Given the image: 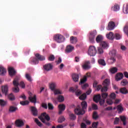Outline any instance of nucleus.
Segmentation results:
<instances>
[{
	"instance_id": "obj_1",
	"label": "nucleus",
	"mask_w": 128,
	"mask_h": 128,
	"mask_svg": "<svg viewBox=\"0 0 128 128\" xmlns=\"http://www.w3.org/2000/svg\"><path fill=\"white\" fill-rule=\"evenodd\" d=\"M81 106L82 108H80V106H78V108L74 110V112L76 114H78V116H82V114H84V112H86L84 110H86L88 108V103H86V102H82Z\"/></svg>"
},
{
	"instance_id": "obj_2",
	"label": "nucleus",
	"mask_w": 128,
	"mask_h": 128,
	"mask_svg": "<svg viewBox=\"0 0 128 128\" xmlns=\"http://www.w3.org/2000/svg\"><path fill=\"white\" fill-rule=\"evenodd\" d=\"M36 58H31L30 63L31 64H38V60L42 62L46 60V58L44 56L40 55V54H36L35 55Z\"/></svg>"
},
{
	"instance_id": "obj_3",
	"label": "nucleus",
	"mask_w": 128,
	"mask_h": 128,
	"mask_svg": "<svg viewBox=\"0 0 128 128\" xmlns=\"http://www.w3.org/2000/svg\"><path fill=\"white\" fill-rule=\"evenodd\" d=\"M110 84V79L106 78L103 82L104 87L101 89L102 92H108V88Z\"/></svg>"
},
{
	"instance_id": "obj_4",
	"label": "nucleus",
	"mask_w": 128,
	"mask_h": 128,
	"mask_svg": "<svg viewBox=\"0 0 128 128\" xmlns=\"http://www.w3.org/2000/svg\"><path fill=\"white\" fill-rule=\"evenodd\" d=\"M54 40L56 42H58V44H60V42H64V38L60 34H56L54 36Z\"/></svg>"
},
{
	"instance_id": "obj_5",
	"label": "nucleus",
	"mask_w": 128,
	"mask_h": 128,
	"mask_svg": "<svg viewBox=\"0 0 128 128\" xmlns=\"http://www.w3.org/2000/svg\"><path fill=\"white\" fill-rule=\"evenodd\" d=\"M88 54H89L90 56H94L96 54V46H91L89 47Z\"/></svg>"
},
{
	"instance_id": "obj_6",
	"label": "nucleus",
	"mask_w": 128,
	"mask_h": 128,
	"mask_svg": "<svg viewBox=\"0 0 128 128\" xmlns=\"http://www.w3.org/2000/svg\"><path fill=\"white\" fill-rule=\"evenodd\" d=\"M96 30H94L90 32L89 36V42L91 43L94 42V38H96Z\"/></svg>"
},
{
	"instance_id": "obj_7",
	"label": "nucleus",
	"mask_w": 128,
	"mask_h": 128,
	"mask_svg": "<svg viewBox=\"0 0 128 128\" xmlns=\"http://www.w3.org/2000/svg\"><path fill=\"white\" fill-rule=\"evenodd\" d=\"M28 94L30 96L28 97V100L31 102H33L34 104H36V96L34 95L32 97V94L30 92H28Z\"/></svg>"
},
{
	"instance_id": "obj_8",
	"label": "nucleus",
	"mask_w": 128,
	"mask_h": 128,
	"mask_svg": "<svg viewBox=\"0 0 128 128\" xmlns=\"http://www.w3.org/2000/svg\"><path fill=\"white\" fill-rule=\"evenodd\" d=\"M78 86H76V88H70V92H75L76 95L77 96H80L82 94V91L80 90H78Z\"/></svg>"
},
{
	"instance_id": "obj_9",
	"label": "nucleus",
	"mask_w": 128,
	"mask_h": 128,
	"mask_svg": "<svg viewBox=\"0 0 128 128\" xmlns=\"http://www.w3.org/2000/svg\"><path fill=\"white\" fill-rule=\"evenodd\" d=\"M44 68L46 72H50L52 70V65L50 63L46 64L44 66Z\"/></svg>"
},
{
	"instance_id": "obj_10",
	"label": "nucleus",
	"mask_w": 128,
	"mask_h": 128,
	"mask_svg": "<svg viewBox=\"0 0 128 128\" xmlns=\"http://www.w3.org/2000/svg\"><path fill=\"white\" fill-rule=\"evenodd\" d=\"M2 94H4L6 96H8V85L2 86Z\"/></svg>"
},
{
	"instance_id": "obj_11",
	"label": "nucleus",
	"mask_w": 128,
	"mask_h": 128,
	"mask_svg": "<svg viewBox=\"0 0 128 128\" xmlns=\"http://www.w3.org/2000/svg\"><path fill=\"white\" fill-rule=\"evenodd\" d=\"M16 126H18V128H22V126H24V123L22 121V120H18L15 122Z\"/></svg>"
},
{
	"instance_id": "obj_12",
	"label": "nucleus",
	"mask_w": 128,
	"mask_h": 128,
	"mask_svg": "<svg viewBox=\"0 0 128 128\" xmlns=\"http://www.w3.org/2000/svg\"><path fill=\"white\" fill-rule=\"evenodd\" d=\"M58 108H59V114H62V112L66 110V105L64 104H60L58 105Z\"/></svg>"
},
{
	"instance_id": "obj_13",
	"label": "nucleus",
	"mask_w": 128,
	"mask_h": 128,
	"mask_svg": "<svg viewBox=\"0 0 128 128\" xmlns=\"http://www.w3.org/2000/svg\"><path fill=\"white\" fill-rule=\"evenodd\" d=\"M116 26V24H114V22H110L108 23V30H112L114 28V26Z\"/></svg>"
},
{
	"instance_id": "obj_14",
	"label": "nucleus",
	"mask_w": 128,
	"mask_h": 128,
	"mask_svg": "<svg viewBox=\"0 0 128 128\" xmlns=\"http://www.w3.org/2000/svg\"><path fill=\"white\" fill-rule=\"evenodd\" d=\"M82 68H84V70H90V61L86 62L82 66Z\"/></svg>"
},
{
	"instance_id": "obj_15",
	"label": "nucleus",
	"mask_w": 128,
	"mask_h": 128,
	"mask_svg": "<svg viewBox=\"0 0 128 128\" xmlns=\"http://www.w3.org/2000/svg\"><path fill=\"white\" fill-rule=\"evenodd\" d=\"M31 112L34 116H38V110L34 106H31Z\"/></svg>"
},
{
	"instance_id": "obj_16",
	"label": "nucleus",
	"mask_w": 128,
	"mask_h": 128,
	"mask_svg": "<svg viewBox=\"0 0 128 128\" xmlns=\"http://www.w3.org/2000/svg\"><path fill=\"white\" fill-rule=\"evenodd\" d=\"M8 72L10 76H14L16 74V70H14V69L12 67L8 68Z\"/></svg>"
},
{
	"instance_id": "obj_17",
	"label": "nucleus",
	"mask_w": 128,
	"mask_h": 128,
	"mask_svg": "<svg viewBox=\"0 0 128 128\" xmlns=\"http://www.w3.org/2000/svg\"><path fill=\"white\" fill-rule=\"evenodd\" d=\"M100 94H98L94 96L93 100L95 102L98 104V102L100 100Z\"/></svg>"
},
{
	"instance_id": "obj_18",
	"label": "nucleus",
	"mask_w": 128,
	"mask_h": 128,
	"mask_svg": "<svg viewBox=\"0 0 128 128\" xmlns=\"http://www.w3.org/2000/svg\"><path fill=\"white\" fill-rule=\"evenodd\" d=\"M122 78H124V74L122 73H118L116 74V80L117 82H118V80H120Z\"/></svg>"
},
{
	"instance_id": "obj_19",
	"label": "nucleus",
	"mask_w": 128,
	"mask_h": 128,
	"mask_svg": "<svg viewBox=\"0 0 128 128\" xmlns=\"http://www.w3.org/2000/svg\"><path fill=\"white\" fill-rule=\"evenodd\" d=\"M6 74V69L4 66H0V76H4Z\"/></svg>"
},
{
	"instance_id": "obj_20",
	"label": "nucleus",
	"mask_w": 128,
	"mask_h": 128,
	"mask_svg": "<svg viewBox=\"0 0 128 128\" xmlns=\"http://www.w3.org/2000/svg\"><path fill=\"white\" fill-rule=\"evenodd\" d=\"M100 46L102 48L106 50L108 48V44L106 42L103 41L100 44Z\"/></svg>"
},
{
	"instance_id": "obj_21",
	"label": "nucleus",
	"mask_w": 128,
	"mask_h": 128,
	"mask_svg": "<svg viewBox=\"0 0 128 128\" xmlns=\"http://www.w3.org/2000/svg\"><path fill=\"white\" fill-rule=\"evenodd\" d=\"M74 50V48L70 45H68L66 46V52H72V51Z\"/></svg>"
},
{
	"instance_id": "obj_22",
	"label": "nucleus",
	"mask_w": 128,
	"mask_h": 128,
	"mask_svg": "<svg viewBox=\"0 0 128 128\" xmlns=\"http://www.w3.org/2000/svg\"><path fill=\"white\" fill-rule=\"evenodd\" d=\"M102 40L103 38L102 36L101 35H98L96 38V42L98 44H100L102 42Z\"/></svg>"
},
{
	"instance_id": "obj_23",
	"label": "nucleus",
	"mask_w": 128,
	"mask_h": 128,
	"mask_svg": "<svg viewBox=\"0 0 128 128\" xmlns=\"http://www.w3.org/2000/svg\"><path fill=\"white\" fill-rule=\"evenodd\" d=\"M8 98L9 100H10L11 102H14L16 100V96H14V95L12 94V93H10V94H8Z\"/></svg>"
},
{
	"instance_id": "obj_24",
	"label": "nucleus",
	"mask_w": 128,
	"mask_h": 128,
	"mask_svg": "<svg viewBox=\"0 0 128 128\" xmlns=\"http://www.w3.org/2000/svg\"><path fill=\"white\" fill-rule=\"evenodd\" d=\"M16 110H18L17 107L14 106H10L9 107V112H16Z\"/></svg>"
},
{
	"instance_id": "obj_25",
	"label": "nucleus",
	"mask_w": 128,
	"mask_h": 128,
	"mask_svg": "<svg viewBox=\"0 0 128 128\" xmlns=\"http://www.w3.org/2000/svg\"><path fill=\"white\" fill-rule=\"evenodd\" d=\"M109 72L110 74H116L118 72V68L116 67H112L109 69Z\"/></svg>"
},
{
	"instance_id": "obj_26",
	"label": "nucleus",
	"mask_w": 128,
	"mask_h": 128,
	"mask_svg": "<svg viewBox=\"0 0 128 128\" xmlns=\"http://www.w3.org/2000/svg\"><path fill=\"white\" fill-rule=\"evenodd\" d=\"M70 42L71 44H76L78 42V38L76 37L72 36L70 38Z\"/></svg>"
},
{
	"instance_id": "obj_27",
	"label": "nucleus",
	"mask_w": 128,
	"mask_h": 128,
	"mask_svg": "<svg viewBox=\"0 0 128 128\" xmlns=\"http://www.w3.org/2000/svg\"><path fill=\"white\" fill-rule=\"evenodd\" d=\"M13 86H20V82H18V78L16 77L13 81Z\"/></svg>"
},
{
	"instance_id": "obj_28",
	"label": "nucleus",
	"mask_w": 128,
	"mask_h": 128,
	"mask_svg": "<svg viewBox=\"0 0 128 128\" xmlns=\"http://www.w3.org/2000/svg\"><path fill=\"white\" fill-rule=\"evenodd\" d=\"M50 88L51 90H56V84L55 82H51L49 84Z\"/></svg>"
},
{
	"instance_id": "obj_29",
	"label": "nucleus",
	"mask_w": 128,
	"mask_h": 128,
	"mask_svg": "<svg viewBox=\"0 0 128 128\" xmlns=\"http://www.w3.org/2000/svg\"><path fill=\"white\" fill-rule=\"evenodd\" d=\"M98 64L100 66H104L106 64V61H104V60L102 58L98 60Z\"/></svg>"
},
{
	"instance_id": "obj_30",
	"label": "nucleus",
	"mask_w": 128,
	"mask_h": 128,
	"mask_svg": "<svg viewBox=\"0 0 128 128\" xmlns=\"http://www.w3.org/2000/svg\"><path fill=\"white\" fill-rule=\"evenodd\" d=\"M78 74H73L72 75V78L74 80V82H78Z\"/></svg>"
},
{
	"instance_id": "obj_31",
	"label": "nucleus",
	"mask_w": 128,
	"mask_h": 128,
	"mask_svg": "<svg viewBox=\"0 0 128 128\" xmlns=\"http://www.w3.org/2000/svg\"><path fill=\"white\" fill-rule=\"evenodd\" d=\"M42 116H44L45 120H47V122H50V118L48 116V114H46V112H44L42 114Z\"/></svg>"
},
{
	"instance_id": "obj_32",
	"label": "nucleus",
	"mask_w": 128,
	"mask_h": 128,
	"mask_svg": "<svg viewBox=\"0 0 128 128\" xmlns=\"http://www.w3.org/2000/svg\"><path fill=\"white\" fill-rule=\"evenodd\" d=\"M6 104H8V101L0 99V106H6Z\"/></svg>"
},
{
	"instance_id": "obj_33",
	"label": "nucleus",
	"mask_w": 128,
	"mask_h": 128,
	"mask_svg": "<svg viewBox=\"0 0 128 128\" xmlns=\"http://www.w3.org/2000/svg\"><path fill=\"white\" fill-rule=\"evenodd\" d=\"M116 60L114 57L111 56L110 59L108 60V62L109 64H112L114 62H116Z\"/></svg>"
},
{
	"instance_id": "obj_34",
	"label": "nucleus",
	"mask_w": 128,
	"mask_h": 128,
	"mask_svg": "<svg viewBox=\"0 0 128 128\" xmlns=\"http://www.w3.org/2000/svg\"><path fill=\"white\" fill-rule=\"evenodd\" d=\"M108 38L109 40H114V35L112 32H110L108 34L106 35Z\"/></svg>"
},
{
	"instance_id": "obj_35",
	"label": "nucleus",
	"mask_w": 128,
	"mask_h": 128,
	"mask_svg": "<svg viewBox=\"0 0 128 128\" xmlns=\"http://www.w3.org/2000/svg\"><path fill=\"white\" fill-rule=\"evenodd\" d=\"M97 52L99 54H104V49L102 48L100 46L98 47Z\"/></svg>"
},
{
	"instance_id": "obj_36",
	"label": "nucleus",
	"mask_w": 128,
	"mask_h": 128,
	"mask_svg": "<svg viewBox=\"0 0 128 128\" xmlns=\"http://www.w3.org/2000/svg\"><path fill=\"white\" fill-rule=\"evenodd\" d=\"M112 10H114V12H118L120 10V6L118 4H116L114 7H112Z\"/></svg>"
},
{
	"instance_id": "obj_37",
	"label": "nucleus",
	"mask_w": 128,
	"mask_h": 128,
	"mask_svg": "<svg viewBox=\"0 0 128 128\" xmlns=\"http://www.w3.org/2000/svg\"><path fill=\"white\" fill-rule=\"evenodd\" d=\"M117 110L118 112V113L122 112H124V108L122 106V105H118L117 106Z\"/></svg>"
},
{
	"instance_id": "obj_38",
	"label": "nucleus",
	"mask_w": 128,
	"mask_h": 128,
	"mask_svg": "<svg viewBox=\"0 0 128 128\" xmlns=\"http://www.w3.org/2000/svg\"><path fill=\"white\" fill-rule=\"evenodd\" d=\"M120 119L122 122H123V124L124 126H126V118L124 116H120Z\"/></svg>"
},
{
	"instance_id": "obj_39",
	"label": "nucleus",
	"mask_w": 128,
	"mask_h": 128,
	"mask_svg": "<svg viewBox=\"0 0 128 128\" xmlns=\"http://www.w3.org/2000/svg\"><path fill=\"white\" fill-rule=\"evenodd\" d=\"M69 116L71 120H74L76 118V116L74 114H70Z\"/></svg>"
},
{
	"instance_id": "obj_40",
	"label": "nucleus",
	"mask_w": 128,
	"mask_h": 128,
	"mask_svg": "<svg viewBox=\"0 0 128 128\" xmlns=\"http://www.w3.org/2000/svg\"><path fill=\"white\" fill-rule=\"evenodd\" d=\"M55 59L56 57L53 54H51L48 57V60L50 62H54Z\"/></svg>"
},
{
	"instance_id": "obj_41",
	"label": "nucleus",
	"mask_w": 128,
	"mask_h": 128,
	"mask_svg": "<svg viewBox=\"0 0 128 128\" xmlns=\"http://www.w3.org/2000/svg\"><path fill=\"white\" fill-rule=\"evenodd\" d=\"M120 92H121V94H128V90H126V88H121L120 89Z\"/></svg>"
},
{
	"instance_id": "obj_42",
	"label": "nucleus",
	"mask_w": 128,
	"mask_h": 128,
	"mask_svg": "<svg viewBox=\"0 0 128 128\" xmlns=\"http://www.w3.org/2000/svg\"><path fill=\"white\" fill-rule=\"evenodd\" d=\"M109 54L112 56V57L114 58V56H116V51L113 50L109 52Z\"/></svg>"
},
{
	"instance_id": "obj_43",
	"label": "nucleus",
	"mask_w": 128,
	"mask_h": 128,
	"mask_svg": "<svg viewBox=\"0 0 128 128\" xmlns=\"http://www.w3.org/2000/svg\"><path fill=\"white\" fill-rule=\"evenodd\" d=\"M57 100H58V102H64V97L62 95H60L58 98H57Z\"/></svg>"
},
{
	"instance_id": "obj_44",
	"label": "nucleus",
	"mask_w": 128,
	"mask_h": 128,
	"mask_svg": "<svg viewBox=\"0 0 128 128\" xmlns=\"http://www.w3.org/2000/svg\"><path fill=\"white\" fill-rule=\"evenodd\" d=\"M12 90L14 92L17 93L20 92V88H18V86H14L12 88Z\"/></svg>"
},
{
	"instance_id": "obj_45",
	"label": "nucleus",
	"mask_w": 128,
	"mask_h": 128,
	"mask_svg": "<svg viewBox=\"0 0 128 128\" xmlns=\"http://www.w3.org/2000/svg\"><path fill=\"white\" fill-rule=\"evenodd\" d=\"M87 80H88V78H86V76H84V78L80 80V82L79 83L80 84H84V82H86Z\"/></svg>"
},
{
	"instance_id": "obj_46",
	"label": "nucleus",
	"mask_w": 128,
	"mask_h": 128,
	"mask_svg": "<svg viewBox=\"0 0 128 128\" xmlns=\"http://www.w3.org/2000/svg\"><path fill=\"white\" fill-rule=\"evenodd\" d=\"M80 100H84L86 98V94H83L82 95L80 96L79 97Z\"/></svg>"
},
{
	"instance_id": "obj_47",
	"label": "nucleus",
	"mask_w": 128,
	"mask_h": 128,
	"mask_svg": "<svg viewBox=\"0 0 128 128\" xmlns=\"http://www.w3.org/2000/svg\"><path fill=\"white\" fill-rule=\"evenodd\" d=\"M54 94H62V92L58 89H55L54 90Z\"/></svg>"
},
{
	"instance_id": "obj_48",
	"label": "nucleus",
	"mask_w": 128,
	"mask_h": 128,
	"mask_svg": "<svg viewBox=\"0 0 128 128\" xmlns=\"http://www.w3.org/2000/svg\"><path fill=\"white\" fill-rule=\"evenodd\" d=\"M65 120L66 119L64 118V116H61L58 119V122L62 124V122H64Z\"/></svg>"
},
{
	"instance_id": "obj_49",
	"label": "nucleus",
	"mask_w": 128,
	"mask_h": 128,
	"mask_svg": "<svg viewBox=\"0 0 128 128\" xmlns=\"http://www.w3.org/2000/svg\"><path fill=\"white\" fill-rule=\"evenodd\" d=\"M34 121H35V122H36V124H38V126H42V122H40L38 119L36 118Z\"/></svg>"
},
{
	"instance_id": "obj_50",
	"label": "nucleus",
	"mask_w": 128,
	"mask_h": 128,
	"mask_svg": "<svg viewBox=\"0 0 128 128\" xmlns=\"http://www.w3.org/2000/svg\"><path fill=\"white\" fill-rule=\"evenodd\" d=\"M92 118L94 120H97V118H98V113L96 112H93Z\"/></svg>"
},
{
	"instance_id": "obj_51",
	"label": "nucleus",
	"mask_w": 128,
	"mask_h": 128,
	"mask_svg": "<svg viewBox=\"0 0 128 128\" xmlns=\"http://www.w3.org/2000/svg\"><path fill=\"white\" fill-rule=\"evenodd\" d=\"M108 94L106 92H103L102 94V98L103 100H106V98H108Z\"/></svg>"
},
{
	"instance_id": "obj_52",
	"label": "nucleus",
	"mask_w": 128,
	"mask_h": 128,
	"mask_svg": "<svg viewBox=\"0 0 128 128\" xmlns=\"http://www.w3.org/2000/svg\"><path fill=\"white\" fill-rule=\"evenodd\" d=\"M30 104V102L28 100L22 101L20 102V104H22V106H26V104Z\"/></svg>"
},
{
	"instance_id": "obj_53",
	"label": "nucleus",
	"mask_w": 128,
	"mask_h": 128,
	"mask_svg": "<svg viewBox=\"0 0 128 128\" xmlns=\"http://www.w3.org/2000/svg\"><path fill=\"white\" fill-rule=\"evenodd\" d=\"M110 96L112 100H115L116 98V94L115 93L112 92L110 95Z\"/></svg>"
},
{
	"instance_id": "obj_54",
	"label": "nucleus",
	"mask_w": 128,
	"mask_h": 128,
	"mask_svg": "<svg viewBox=\"0 0 128 128\" xmlns=\"http://www.w3.org/2000/svg\"><path fill=\"white\" fill-rule=\"evenodd\" d=\"M26 78L29 82H32V77L30 76V74H26Z\"/></svg>"
},
{
	"instance_id": "obj_55",
	"label": "nucleus",
	"mask_w": 128,
	"mask_h": 128,
	"mask_svg": "<svg viewBox=\"0 0 128 128\" xmlns=\"http://www.w3.org/2000/svg\"><path fill=\"white\" fill-rule=\"evenodd\" d=\"M124 30L126 34H128V24H126L125 26H124Z\"/></svg>"
},
{
	"instance_id": "obj_56",
	"label": "nucleus",
	"mask_w": 128,
	"mask_h": 128,
	"mask_svg": "<svg viewBox=\"0 0 128 128\" xmlns=\"http://www.w3.org/2000/svg\"><path fill=\"white\" fill-rule=\"evenodd\" d=\"M19 86H21L22 88H26V84H24V81H22L19 83Z\"/></svg>"
},
{
	"instance_id": "obj_57",
	"label": "nucleus",
	"mask_w": 128,
	"mask_h": 128,
	"mask_svg": "<svg viewBox=\"0 0 128 128\" xmlns=\"http://www.w3.org/2000/svg\"><path fill=\"white\" fill-rule=\"evenodd\" d=\"M48 108L50 110H54V106L52 105V104L50 103H48Z\"/></svg>"
},
{
	"instance_id": "obj_58",
	"label": "nucleus",
	"mask_w": 128,
	"mask_h": 128,
	"mask_svg": "<svg viewBox=\"0 0 128 128\" xmlns=\"http://www.w3.org/2000/svg\"><path fill=\"white\" fill-rule=\"evenodd\" d=\"M122 86H126L128 84V80H124L121 82Z\"/></svg>"
},
{
	"instance_id": "obj_59",
	"label": "nucleus",
	"mask_w": 128,
	"mask_h": 128,
	"mask_svg": "<svg viewBox=\"0 0 128 128\" xmlns=\"http://www.w3.org/2000/svg\"><path fill=\"white\" fill-rule=\"evenodd\" d=\"M98 122H94L92 124V128H96L98 126Z\"/></svg>"
},
{
	"instance_id": "obj_60",
	"label": "nucleus",
	"mask_w": 128,
	"mask_h": 128,
	"mask_svg": "<svg viewBox=\"0 0 128 128\" xmlns=\"http://www.w3.org/2000/svg\"><path fill=\"white\" fill-rule=\"evenodd\" d=\"M116 40H120L122 36L118 34H116L114 36Z\"/></svg>"
},
{
	"instance_id": "obj_61",
	"label": "nucleus",
	"mask_w": 128,
	"mask_h": 128,
	"mask_svg": "<svg viewBox=\"0 0 128 128\" xmlns=\"http://www.w3.org/2000/svg\"><path fill=\"white\" fill-rule=\"evenodd\" d=\"M84 121L86 124L90 125L91 124L90 121L88 120L86 118H84Z\"/></svg>"
},
{
	"instance_id": "obj_62",
	"label": "nucleus",
	"mask_w": 128,
	"mask_h": 128,
	"mask_svg": "<svg viewBox=\"0 0 128 128\" xmlns=\"http://www.w3.org/2000/svg\"><path fill=\"white\" fill-rule=\"evenodd\" d=\"M42 106L43 108H45V110L48 109V104H46V103H42Z\"/></svg>"
},
{
	"instance_id": "obj_63",
	"label": "nucleus",
	"mask_w": 128,
	"mask_h": 128,
	"mask_svg": "<svg viewBox=\"0 0 128 128\" xmlns=\"http://www.w3.org/2000/svg\"><path fill=\"white\" fill-rule=\"evenodd\" d=\"M124 10V14H128V4L126 5V8L125 9V10Z\"/></svg>"
},
{
	"instance_id": "obj_64",
	"label": "nucleus",
	"mask_w": 128,
	"mask_h": 128,
	"mask_svg": "<svg viewBox=\"0 0 128 128\" xmlns=\"http://www.w3.org/2000/svg\"><path fill=\"white\" fill-rule=\"evenodd\" d=\"M81 128H86V124L84 122H82L80 125Z\"/></svg>"
}]
</instances>
